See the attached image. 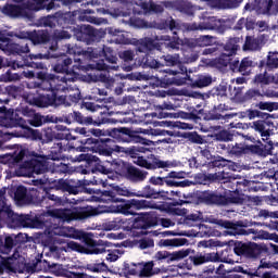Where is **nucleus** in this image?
<instances>
[{
	"instance_id": "f257e3e1",
	"label": "nucleus",
	"mask_w": 278,
	"mask_h": 278,
	"mask_svg": "<svg viewBox=\"0 0 278 278\" xmlns=\"http://www.w3.org/2000/svg\"><path fill=\"white\" fill-rule=\"evenodd\" d=\"M63 64L64 65L58 64L53 67L54 73L60 74L58 76L45 73L38 74V79L41 80L39 87L50 93H43L38 98H34V100L30 101L33 105H37V108H49V105H62V103H64L65 98L62 96L58 98L55 90L56 92H66V90H68V81L79 79V72H77V70L84 71L86 67L74 65L73 71H68V66L73 64V60L68 58L63 60Z\"/></svg>"
},
{
	"instance_id": "f03ea898",
	"label": "nucleus",
	"mask_w": 278,
	"mask_h": 278,
	"mask_svg": "<svg viewBox=\"0 0 278 278\" xmlns=\"http://www.w3.org/2000/svg\"><path fill=\"white\" fill-rule=\"evenodd\" d=\"M14 152L0 155V163L8 164L10 168L13 166H18L15 169V175L17 177H34V175H42L47 170V165H45L42 156H38L36 152H29L22 146H15ZM26 160L24 164L18 165V162Z\"/></svg>"
},
{
	"instance_id": "7ed1b4c3",
	"label": "nucleus",
	"mask_w": 278,
	"mask_h": 278,
	"mask_svg": "<svg viewBox=\"0 0 278 278\" xmlns=\"http://www.w3.org/2000/svg\"><path fill=\"white\" fill-rule=\"evenodd\" d=\"M99 201L102 203H122L111 206H99L94 210V214H124V216H130L134 214L131 207L135 210H148L157 207L155 204L147 200H124L116 199L113 192H102L99 197Z\"/></svg>"
},
{
	"instance_id": "20e7f679",
	"label": "nucleus",
	"mask_w": 278,
	"mask_h": 278,
	"mask_svg": "<svg viewBox=\"0 0 278 278\" xmlns=\"http://www.w3.org/2000/svg\"><path fill=\"white\" fill-rule=\"evenodd\" d=\"M85 236V242L89 249L84 250V247L79 245L75 241L65 242L62 239H58L56 242L50 248L51 253L54 257H61L62 253H68V251H78V253H89L91 255H100L105 253V247L108 242L100 240H92V233H83Z\"/></svg>"
},
{
	"instance_id": "39448f33",
	"label": "nucleus",
	"mask_w": 278,
	"mask_h": 278,
	"mask_svg": "<svg viewBox=\"0 0 278 278\" xmlns=\"http://www.w3.org/2000/svg\"><path fill=\"white\" fill-rule=\"evenodd\" d=\"M112 167H108V165H101L98 164L96 166V170H98V173H100L97 176L93 177V180L91 181V184L93 186H103V188H108V186H112V184L108 182V179H116V173H118V163H112L111 164Z\"/></svg>"
},
{
	"instance_id": "423d86ee",
	"label": "nucleus",
	"mask_w": 278,
	"mask_h": 278,
	"mask_svg": "<svg viewBox=\"0 0 278 278\" xmlns=\"http://www.w3.org/2000/svg\"><path fill=\"white\" fill-rule=\"evenodd\" d=\"M236 253L239 255H245V257H260L262 253H268V247L264 243H240L236 248Z\"/></svg>"
},
{
	"instance_id": "0eeeda50",
	"label": "nucleus",
	"mask_w": 278,
	"mask_h": 278,
	"mask_svg": "<svg viewBox=\"0 0 278 278\" xmlns=\"http://www.w3.org/2000/svg\"><path fill=\"white\" fill-rule=\"evenodd\" d=\"M50 216L52 218H59L63 223H71L72 220H81L84 215L79 210L72 207V208H54L49 211Z\"/></svg>"
},
{
	"instance_id": "6e6552de",
	"label": "nucleus",
	"mask_w": 278,
	"mask_h": 278,
	"mask_svg": "<svg viewBox=\"0 0 278 278\" xmlns=\"http://www.w3.org/2000/svg\"><path fill=\"white\" fill-rule=\"evenodd\" d=\"M236 39H231L227 45H226V51L228 53L222 54L218 59L213 61V66L216 68H219V71H223L225 66H227L231 62V55H233L240 46L236 45Z\"/></svg>"
},
{
	"instance_id": "1a4fd4ad",
	"label": "nucleus",
	"mask_w": 278,
	"mask_h": 278,
	"mask_svg": "<svg viewBox=\"0 0 278 278\" xmlns=\"http://www.w3.org/2000/svg\"><path fill=\"white\" fill-rule=\"evenodd\" d=\"M104 192H112L113 197L116 198V194L119 197H143L146 199H155V191L151 189V187H146L143 193L138 194L131 191H128L127 188H122L119 186H113V191H104Z\"/></svg>"
},
{
	"instance_id": "9d476101",
	"label": "nucleus",
	"mask_w": 278,
	"mask_h": 278,
	"mask_svg": "<svg viewBox=\"0 0 278 278\" xmlns=\"http://www.w3.org/2000/svg\"><path fill=\"white\" fill-rule=\"evenodd\" d=\"M134 164H137V166H142L143 168H148L149 170L153 168H170V166H173V163H170V161L154 159L152 163H149L142 156H135Z\"/></svg>"
},
{
	"instance_id": "9b49d317",
	"label": "nucleus",
	"mask_w": 278,
	"mask_h": 278,
	"mask_svg": "<svg viewBox=\"0 0 278 278\" xmlns=\"http://www.w3.org/2000/svg\"><path fill=\"white\" fill-rule=\"evenodd\" d=\"M0 125L2 127H16V125H20L23 129H27V123L25 119L21 117L16 118V113H14V111H9L0 116Z\"/></svg>"
},
{
	"instance_id": "f8f14e48",
	"label": "nucleus",
	"mask_w": 278,
	"mask_h": 278,
	"mask_svg": "<svg viewBox=\"0 0 278 278\" xmlns=\"http://www.w3.org/2000/svg\"><path fill=\"white\" fill-rule=\"evenodd\" d=\"M220 27V20L216 17H206L203 23L190 24L187 29L188 31H205L206 29H218Z\"/></svg>"
},
{
	"instance_id": "ddd939ff",
	"label": "nucleus",
	"mask_w": 278,
	"mask_h": 278,
	"mask_svg": "<svg viewBox=\"0 0 278 278\" xmlns=\"http://www.w3.org/2000/svg\"><path fill=\"white\" fill-rule=\"evenodd\" d=\"M87 53L91 60H96V58H105L106 62H110L111 64H116L118 60L116 55H114V51H112L109 47H104L102 50L88 49Z\"/></svg>"
},
{
	"instance_id": "4468645a",
	"label": "nucleus",
	"mask_w": 278,
	"mask_h": 278,
	"mask_svg": "<svg viewBox=\"0 0 278 278\" xmlns=\"http://www.w3.org/2000/svg\"><path fill=\"white\" fill-rule=\"evenodd\" d=\"M0 40L2 42H8L5 46H0V49L4 51V53H17V55H22V53H29V46L28 43H11L8 41V38H3Z\"/></svg>"
},
{
	"instance_id": "2eb2a0df",
	"label": "nucleus",
	"mask_w": 278,
	"mask_h": 278,
	"mask_svg": "<svg viewBox=\"0 0 278 278\" xmlns=\"http://www.w3.org/2000/svg\"><path fill=\"white\" fill-rule=\"evenodd\" d=\"M0 12L5 14V16H11V18H18L21 16H27V12L25 11L24 4H7L4 7H0Z\"/></svg>"
},
{
	"instance_id": "dca6fc26",
	"label": "nucleus",
	"mask_w": 278,
	"mask_h": 278,
	"mask_svg": "<svg viewBox=\"0 0 278 278\" xmlns=\"http://www.w3.org/2000/svg\"><path fill=\"white\" fill-rule=\"evenodd\" d=\"M184 257H188V253L184 251L173 253L167 251H159L154 255V260H157L159 262H162V260H166L167 264H170V262H178V260H184Z\"/></svg>"
},
{
	"instance_id": "f3484780",
	"label": "nucleus",
	"mask_w": 278,
	"mask_h": 278,
	"mask_svg": "<svg viewBox=\"0 0 278 278\" xmlns=\"http://www.w3.org/2000/svg\"><path fill=\"white\" fill-rule=\"evenodd\" d=\"M132 266H135V269L131 270V275H136L138 268L141 277H151L153 275V262L132 264Z\"/></svg>"
},
{
	"instance_id": "a211bd4d",
	"label": "nucleus",
	"mask_w": 278,
	"mask_h": 278,
	"mask_svg": "<svg viewBox=\"0 0 278 278\" xmlns=\"http://www.w3.org/2000/svg\"><path fill=\"white\" fill-rule=\"evenodd\" d=\"M134 1L135 3H137V5H140L141 10H143L146 14H149V12H155L156 14L160 12H164V7H162V4H155L153 2L144 3L142 2V0Z\"/></svg>"
},
{
	"instance_id": "6ab92c4d",
	"label": "nucleus",
	"mask_w": 278,
	"mask_h": 278,
	"mask_svg": "<svg viewBox=\"0 0 278 278\" xmlns=\"http://www.w3.org/2000/svg\"><path fill=\"white\" fill-rule=\"evenodd\" d=\"M47 1H49V0H28L27 2H24L23 5L25 8V12H27V10L38 12V11L45 10V8H47L45 5L47 3Z\"/></svg>"
},
{
	"instance_id": "aec40b11",
	"label": "nucleus",
	"mask_w": 278,
	"mask_h": 278,
	"mask_svg": "<svg viewBox=\"0 0 278 278\" xmlns=\"http://www.w3.org/2000/svg\"><path fill=\"white\" fill-rule=\"evenodd\" d=\"M125 225V222H123V218L117 217L113 220L106 222L102 225V229L104 231H117V229H121Z\"/></svg>"
},
{
	"instance_id": "412c9836",
	"label": "nucleus",
	"mask_w": 278,
	"mask_h": 278,
	"mask_svg": "<svg viewBox=\"0 0 278 278\" xmlns=\"http://www.w3.org/2000/svg\"><path fill=\"white\" fill-rule=\"evenodd\" d=\"M253 127L255 131L261 132V138L263 142H268V138H270V131L266 130V122L264 121L254 122Z\"/></svg>"
},
{
	"instance_id": "4be33fe9",
	"label": "nucleus",
	"mask_w": 278,
	"mask_h": 278,
	"mask_svg": "<svg viewBox=\"0 0 278 278\" xmlns=\"http://www.w3.org/2000/svg\"><path fill=\"white\" fill-rule=\"evenodd\" d=\"M53 233L63 236L64 238H77V231L73 227H54Z\"/></svg>"
},
{
	"instance_id": "5701e85b",
	"label": "nucleus",
	"mask_w": 278,
	"mask_h": 278,
	"mask_svg": "<svg viewBox=\"0 0 278 278\" xmlns=\"http://www.w3.org/2000/svg\"><path fill=\"white\" fill-rule=\"evenodd\" d=\"M128 174L130 175V179H132V181H144V179H147V176L149 175V173L138 169L136 167H130L128 169Z\"/></svg>"
},
{
	"instance_id": "b1692460",
	"label": "nucleus",
	"mask_w": 278,
	"mask_h": 278,
	"mask_svg": "<svg viewBox=\"0 0 278 278\" xmlns=\"http://www.w3.org/2000/svg\"><path fill=\"white\" fill-rule=\"evenodd\" d=\"M193 262L195 266L205 264L206 262H218V255L216 253H208V254L195 256Z\"/></svg>"
},
{
	"instance_id": "393cba45",
	"label": "nucleus",
	"mask_w": 278,
	"mask_h": 278,
	"mask_svg": "<svg viewBox=\"0 0 278 278\" xmlns=\"http://www.w3.org/2000/svg\"><path fill=\"white\" fill-rule=\"evenodd\" d=\"M155 49V42L151 38L142 39L139 42L138 51L140 53H147V51H153Z\"/></svg>"
},
{
	"instance_id": "a878e982",
	"label": "nucleus",
	"mask_w": 278,
	"mask_h": 278,
	"mask_svg": "<svg viewBox=\"0 0 278 278\" xmlns=\"http://www.w3.org/2000/svg\"><path fill=\"white\" fill-rule=\"evenodd\" d=\"M212 84V76L210 75H201L199 78L192 83V86H195L197 88H205Z\"/></svg>"
},
{
	"instance_id": "bb28decb",
	"label": "nucleus",
	"mask_w": 278,
	"mask_h": 278,
	"mask_svg": "<svg viewBox=\"0 0 278 278\" xmlns=\"http://www.w3.org/2000/svg\"><path fill=\"white\" fill-rule=\"evenodd\" d=\"M251 68H253V61H251L249 58H245L241 61L239 73L242 75H249V73H251Z\"/></svg>"
},
{
	"instance_id": "cd10ccee",
	"label": "nucleus",
	"mask_w": 278,
	"mask_h": 278,
	"mask_svg": "<svg viewBox=\"0 0 278 278\" xmlns=\"http://www.w3.org/2000/svg\"><path fill=\"white\" fill-rule=\"evenodd\" d=\"M243 49L244 51H257L260 49V41L255 38L247 37Z\"/></svg>"
},
{
	"instance_id": "c85d7f7f",
	"label": "nucleus",
	"mask_w": 278,
	"mask_h": 278,
	"mask_svg": "<svg viewBox=\"0 0 278 278\" xmlns=\"http://www.w3.org/2000/svg\"><path fill=\"white\" fill-rule=\"evenodd\" d=\"M261 9L260 13L261 14H273V0H262L260 2Z\"/></svg>"
},
{
	"instance_id": "c756f323",
	"label": "nucleus",
	"mask_w": 278,
	"mask_h": 278,
	"mask_svg": "<svg viewBox=\"0 0 278 278\" xmlns=\"http://www.w3.org/2000/svg\"><path fill=\"white\" fill-rule=\"evenodd\" d=\"M159 244L160 247H184V241L179 239H164Z\"/></svg>"
},
{
	"instance_id": "7c9ffc66",
	"label": "nucleus",
	"mask_w": 278,
	"mask_h": 278,
	"mask_svg": "<svg viewBox=\"0 0 278 278\" xmlns=\"http://www.w3.org/2000/svg\"><path fill=\"white\" fill-rule=\"evenodd\" d=\"M87 269L91 273H105L108 265H105V263L89 264L87 265Z\"/></svg>"
},
{
	"instance_id": "2f4dec72",
	"label": "nucleus",
	"mask_w": 278,
	"mask_h": 278,
	"mask_svg": "<svg viewBox=\"0 0 278 278\" xmlns=\"http://www.w3.org/2000/svg\"><path fill=\"white\" fill-rule=\"evenodd\" d=\"M49 33L41 30L36 33V37L33 39L34 45H40L42 42H48Z\"/></svg>"
},
{
	"instance_id": "473e14b6",
	"label": "nucleus",
	"mask_w": 278,
	"mask_h": 278,
	"mask_svg": "<svg viewBox=\"0 0 278 278\" xmlns=\"http://www.w3.org/2000/svg\"><path fill=\"white\" fill-rule=\"evenodd\" d=\"M163 60L165 62L166 66H177V64H179V54H167L165 56H163Z\"/></svg>"
},
{
	"instance_id": "72a5a7b5",
	"label": "nucleus",
	"mask_w": 278,
	"mask_h": 278,
	"mask_svg": "<svg viewBox=\"0 0 278 278\" xmlns=\"http://www.w3.org/2000/svg\"><path fill=\"white\" fill-rule=\"evenodd\" d=\"M214 42V37L212 36H201L195 40L198 47H210Z\"/></svg>"
},
{
	"instance_id": "f704fd0d",
	"label": "nucleus",
	"mask_w": 278,
	"mask_h": 278,
	"mask_svg": "<svg viewBox=\"0 0 278 278\" xmlns=\"http://www.w3.org/2000/svg\"><path fill=\"white\" fill-rule=\"evenodd\" d=\"M125 151V148H122L121 146H113L110 150L102 149L100 150V155H105L106 157H110L112 153H123Z\"/></svg>"
},
{
	"instance_id": "c9c22d12",
	"label": "nucleus",
	"mask_w": 278,
	"mask_h": 278,
	"mask_svg": "<svg viewBox=\"0 0 278 278\" xmlns=\"http://www.w3.org/2000/svg\"><path fill=\"white\" fill-rule=\"evenodd\" d=\"M167 127H175L176 129H194L192 124L181 123V122H166Z\"/></svg>"
},
{
	"instance_id": "e433bc0d",
	"label": "nucleus",
	"mask_w": 278,
	"mask_h": 278,
	"mask_svg": "<svg viewBox=\"0 0 278 278\" xmlns=\"http://www.w3.org/2000/svg\"><path fill=\"white\" fill-rule=\"evenodd\" d=\"M137 142H139L140 144H144L146 147H156V144H162V142H166V139L152 141L142 137H137Z\"/></svg>"
},
{
	"instance_id": "4c0bfd02",
	"label": "nucleus",
	"mask_w": 278,
	"mask_h": 278,
	"mask_svg": "<svg viewBox=\"0 0 278 278\" xmlns=\"http://www.w3.org/2000/svg\"><path fill=\"white\" fill-rule=\"evenodd\" d=\"M267 66L269 68H277L278 67V53L269 52L268 60H267Z\"/></svg>"
},
{
	"instance_id": "58836bf2",
	"label": "nucleus",
	"mask_w": 278,
	"mask_h": 278,
	"mask_svg": "<svg viewBox=\"0 0 278 278\" xmlns=\"http://www.w3.org/2000/svg\"><path fill=\"white\" fill-rule=\"evenodd\" d=\"M25 197H27V189L23 186L17 187L14 195L15 201H25Z\"/></svg>"
},
{
	"instance_id": "ea45409f",
	"label": "nucleus",
	"mask_w": 278,
	"mask_h": 278,
	"mask_svg": "<svg viewBox=\"0 0 278 278\" xmlns=\"http://www.w3.org/2000/svg\"><path fill=\"white\" fill-rule=\"evenodd\" d=\"M257 238L260 240H274V242H278V236L277 235H270L267 231L261 230L257 233Z\"/></svg>"
},
{
	"instance_id": "a19ab883",
	"label": "nucleus",
	"mask_w": 278,
	"mask_h": 278,
	"mask_svg": "<svg viewBox=\"0 0 278 278\" xmlns=\"http://www.w3.org/2000/svg\"><path fill=\"white\" fill-rule=\"evenodd\" d=\"M98 79L99 81H103V84H106V88H112V86H114V79L108 76L106 73H100Z\"/></svg>"
},
{
	"instance_id": "79ce46f5",
	"label": "nucleus",
	"mask_w": 278,
	"mask_h": 278,
	"mask_svg": "<svg viewBox=\"0 0 278 278\" xmlns=\"http://www.w3.org/2000/svg\"><path fill=\"white\" fill-rule=\"evenodd\" d=\"M180 192L179 191H161L159 193L154 192V199H157L160 195L163 197V199H172V197H179Z\"/></svg>"
},
{
	"instance_id": "37998d69",
	"label": "nucleus",
	"mask_w": 278,
	"mask_h": 278,
	"mask_svg": "<svg viewBox=\"0 0 278 278\" xmlns=\"http://www.w3.org/2000/svg\"><path fill=\"white\" fill-rule=\"evenodd\" d=\"M194 179V184H200L202 186L207 185V181H210V177L205 174H197Z\"/></svg>"
},
{
	"instance_id": "c03bdc74",
	"label": "nucleus",
	"mask_w": 278,
	"mask_h": 278,
	"mask_svg": "<svg viewBox=\"0 0 278 278\" xmlns=\"http://www.w3.org/2000/svg\"><path fill=\"white\" fill-rule=\"evenodd\" d=\"M121 255H123L121 250H113L108 254L106 260L108 262H116Z\"/></svg>"
},
{
	"instance_id": "a18cd8bd",
	"label": "nucleus",
	"mask_w": 278,
	"mask_h": 278,
	"mask_svg": "<svg viewBox=\"0 0 278 278\" xmlns=\"http://www.w3.org/2000/svg\"><path fill=\"white\" fill-rule=\"evenodd\" d=\"M186 81H192V78H190V76H186V77H175L172 80V84H175V86H184L186 85Z\"/></svg>"
},
{
	"instance_id": "49530a36",
	"label": "nucleus",
	"mask_w": 278,
	"mask_h": 278,
	"mask_svg": "<svg viewBox=\"0 0 278 278\" xmlns=\"http://www.w3.org/2000/svg\"><path fill=\"white\" fill-rule=\"evenodd\" d=\"M260 110H266L267 112H273L275 110V103L270 102H260L256 104Z\"/></svg>"
},
{
	"instance_id": "de8ad7c7",
	"label": "nucleus",
	"mask_w": 278,
	"mask_h": 278,
	"mask_svg": "<svg viewBox=\"0 0 278 278\" xmlns=\"http://www.w3.org/2000/svg\"><path fill=\"white\" fill-rule=\"evenodd\" d=\"M119 58L124 60V62H131L134 60V52L126 50L122 53H119Z\"/></svg>"
},
{
	"instance_id": "09e8293b",
	"label": "nucleus",
	"mask_w": 278,
	"mask_h": 278,
	"mask_svg": "<svg viewBox=\"0 0 278 278\" xmlns=\"http://www.w3.org/2000/svg\"><path fill=\"white\" fill-rule=\"evenodd\" d=\"M60 3L62 5H66V0H51V2L46 7V9L53 10L54 8H60Z\"/></svg>"
},
{
	"instance_id": "8fccbe9b",
	"label": "nucleus",
	"mask_w": 278,
	"mask_h": 278,
	"mask_svg": "<svg viewBox=\"0 0 278 278\" xmlns=\"http://www.w3.org/2000/svg\"><path fill=\"white\" fill-rule=\"evenodd\" d=\"M55 17L48 16L42 18V23L46 27H54L55 26Z\"/></svg>"
},
{
	"instance_id": "3c124183",
	"label": "nucleus",
	"mask_w": 278,
	"mask_h": 278,
	"mask_svg": "<svg viewBox=\"0 0 278 278\" xmlns=\"http://www.w3.org/2000/svg\"><path fill=\"white\" fill-rule=\"evenodd\" d=\"M153 245H154V242L151 239H143L139 242L140 249H150Z\"/></svg>"
},
{
	"instance_id": "603ef678",
	"label": "nucleus",
	"mask_w": 278,
	"mask_h": 278,
	"mask_svg": "<svg viewBox=\"0 0 278 278\" xmlns=\"http://www.w3.org/2000/svg\"><path fill=\"white\" fill-rule=\"evenodd\" d=\"M83 108H85V110H88L89 112H97V110H99V105L92 103V102H85L83 104Z\"/></svg>"
},
{
	"instance_id": "864d4df0",
	"label": "nucleus",
	"mask_w": 278,
	"mask_h": 278,
	"mask_svg": "<svg viewBox=\"0 0 278 278\" xmlns=\"http://www.w3.org/2000/svg\"><path fill=\"white\" fill-rule=\"evenodd\" d=\"M258 216H261V218H277V213H270L266 210H262L260 211Z\"/></svg>"
},
{
	"instance_id": "5fc2aeb1",
	"label": "nucleus",
	"mask_w": 278,
	"mask_h": 278,
	"mask_svg": "<svg viewBox=\"0 0 278 278\" xmlns=\"http://www.w3.org/2000/svg\"><path fill=\"white\" fill-rule=\"evenodd\" d=\"M89 68H97V71H108V65L101 60V62L93 65H89Z\"/></svg>"
},
{
	"instance_id": "6e6d98bb",
	"label": "nucleus",
	"mask_w": 278,
	"mask_h": 278,
	"mask_svg": "<svg viewBox=\"0 0 278 278\" xmlns=\"http://www.w3.org/2000/svg\"><path fill=\"white\" fill-rule=\"evenodd\" d=\"M248 118H250V121H253V118H257V116H260V111L257 110H248L245 112Z\"/></svg>"
},
{
	"instance_id": "4d7b16f0",
	"label": "nucleus",
	"mask_w": 278,
	"mask_h": 278,
	"mask_svg": "<svg viewBox=\"0 0 278 278\" xmlns=\"http://www.w3.org/2000/svg\"><path fill=\"white\" fill-rule=\"evenodd\" d=\"M181 43H182L181 39H176L175 41L167 43V47H169V49H179V46Z\"/></svg>"
},
{
	"instance_id": "13d9d810",
	"label": "nucleus",
	"mask_w": 278,
	"mask_h": 278,
	"mask_svg": "<svg viewBox=\"0 0 278 278\" xmlns=\"http://www.w3.org/2000/svg\"><path fill=\"white\" fill-rule=\"evenodd\" d=\"M232 153H235V155H240V153L244 152V147L240 146V144H236L232 150Z\"/></svg>"
},
{
	"instance_id": "bf43d9fd",
	"label": "nucleus",
	"mask_w": 278,
	"mask_h": 278,
	"mask_svg": "<svg viewBox=\"0 0 278 278\" xmlns=\"http://www.w3.org/2000/svg\"><path fill=\"white\" fill-rule=\"evenodd\" d=\"M106 238H109V240H123V235L110 232V233H106Z\"/></svg>"
},
{
	"instance_id": "052dcab7",
	"label": "nucleus",
	"mask_w": 278,
	"mask_h": 278,
	"mask_svg": "<svg viewBox=\"0 0 278 278\" xmlns=\"http://www.w3.org/2000/svg\"><path fill=\"white\" fill-rule=\"evenodd\" d=\"M162 227L168 228L175 226V223H173L170 219L163 218L161 219Z\"/></svg>"
},
{
	"instance_id": "680f3d73",
	"label": "nucleus",
	"mask_w": 278,
	"mask_h": 278,
	"mask_svg": "<svg viewBox=\"0 0 278 278\" xmlns=\"http://www.w3.org/2000/svg\"><path fill=\"white\" fill-rule=\"evenodd\" d=\"M144 64H148V66H151V68H160V63L155 60L151 62L149 59H147Z\"/></svg>"
},
{
	"instance_id": "e2e57ef3",
	"label": "nucleus",
	"mask_w": 278,
	"mask_h": 278,
	"mask_svg": "<svg viewBox=\"0 0 278 278\" xmlns=\"http://www.w3.org/2000/svg\"><path fill=\"white\" fill-rule=\"evenodd\" d=\"M217 225H219L220 227H225V229H231V227H233V224L224 220L217 222Z\"/></svg>"
},
{
	"instance_id": "0e129e2a",
	"label": "nucleus",
	"mask_w": 278,
	"mask_h": 278,
	"mask_svg": "<svg viewBox=\"0 0 278 278\" xmlns=\"http://www.w3.org/2000/svg\"><path fill=\"white\" fill-rule=\"evenodd\" d=\"M56 38H59L60 40H63L64 38H71V34H68V31L63 30L61 33H59L58 35H55Z\"/></svg>"
},
{
	"instance_id": "69168bd1",
	"label": "nucleus",
	"mask_w": 278,
	"mask_h": 278,
	"mask_svg": "<svg viewBox=\"0 0 278 278\" xmlns=\"http://www.w3.org/2000/svg\"><path fill=\"white\" fill-rule=\"evenodd\" d=\"M150 184H153L154 186H160V184H162V179L160 177H152L150 178Z\"/></svg>"
},
{
	"instance_id": "338daca9",
	"label": "nucleus",
	"mask_w": 278,
	"mask_h": 278,
	"mask_svg": "<svg viewBox=\"0 0 278 278\" xmlns=\"http://www.w3.org/2000/svg\"><path fill=\"white\" fill-rule=\"evenodd\" d=\"M271 14H278V0L273 2Z\"/></svg>"
},
{
	"instance_id": "774afa93",
	"label": "nucleus",
	"mask_w": 278,
	"mask_h": 278,
	"mask_svg": "<svg viewBox=\"0 0 278 278\" xmlns=\"http://www.w3.org/2000/svg\"><path fill=\"white\" fill-rule=\"evenodd\" d=\"M263 278H278V276H277V275H274V274H270V273H265V274L263 275Z\"/></svg>"
}]
</instances>
